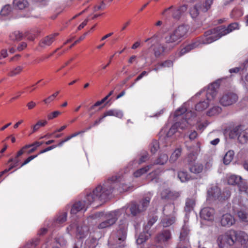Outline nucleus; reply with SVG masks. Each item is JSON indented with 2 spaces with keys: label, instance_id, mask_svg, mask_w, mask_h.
Instances as JSON below:
<instances>
[{
  "label": "nucleus",
  "instance_id": "51",
  "mask_svg": "<svg viewBox=\"0 0 248 248\" xmlns=\"http://www.w3.org/2000/svg\"><path fill=\"white\" fill-rule=\"evenodd\" d=\"M227 28L230 32H231L233 30L238 29V24L235 22L232 23V24H230L227 27Z\"/></svg>",
  "mask_w": 248,
  "mask_h": 248
},
{
  "label": "nucleus",
  "instance_id": "3",
  "mask_svg": "<svg viewBox=\"0 0 248 248\" xmlns=\"http://www.w3.org/2000/svg\"><path fill=\"white\" fill-rule=\"evenodd\" d=\"M150 201V198L146 197L140 202L139 204H137L135 202H131L124 207L122 210H124L127 215H128V212L129 211L133 216H135L146 209Z\"/></svg>",
  "mask_w": 248,
  "mask_h": 248
},
{
  "label": "nucleus",
  "instance_id": "6",
  "mask_svg": "<svg viewBox=\"0 0 248 248\" xmlns=\"http://www.w3.org/2000/svg\"><path fill=\"white\" fill-rule=\"evenodd\" d=\"M238 232L231 230L224 234L218 236L217 242L218 248H224L226 245L232 246L237 238Z\"/></svg>",
  "mask_w": 248,
  "mask_h": 248
},
{
  "label": "nucleus",
  "instance_id": "12",
  "mask_svg": "<svg viewBox=\"0 0 248 248\" xmlns=\"http://www.w3.org/2000/svg\"><path fill=\"white\" fill-rule=\"evenodd\" d=\"M171 239L170 231L168 229L161 231L155 236V241L160 244H166Z\"/></svg>",
  "mask_w": 248,
  "mask_h": 248
},
{
  "label": "nucleus",
  "instance_id": "35",
  "mask_svg": "<svg viewBox=\"0 0 248 248\" xmlns=\"http://www.w3.org/2000/svg\"><path fill=\"white\" fill-rule=\"evenodd\" d=\"M203 166L200 163H197L189 167L190 171L194 173H199L202 171Z\"/></svg>",
  "mask_w": 248,
  "mask_h": 248
},
{
  "label": "nucleus",
  "instance_id": "58",
  "mask_svg": "<svg viewBox=\"0 0 248 248\" xmlns=\"http://www.w3.org/2000/svg\"><path fill=\"white\" fill-rule=\"evenodd\" d=\"M41 121H38L35 125H34L32 127V132H35L37 131L41 125Z\"/></svg>",
  "mask_w": 248,
  "mask_h": 248
},
{
  "label": "nucleus",
  "instance_id": "17",
  "mask_svg": "<svg viewBox=\"0 0 248 248\" xmlns=\"http://www.w3.org/2000/svg\"><path fill=\"white\" fill-rule=\"evenodd\" d=\"M77 234L79 238H83L86 236L89 231L88 226L82 222L78 223L76 226Z\"/></svg>",
  "mask_w": 248,
  "mask_h": 248
},
{
  "label": "nucleus",
  "instance_id": "48",
  "mask_svg": "<svg viewBox=\"0 0 248 248\" xmlns=\"http://www.w3.org/2000/svg\"><path fill=\"white\" fill-rule=\"evenodd\" d=\"M239 190L245 192L248 195V183H243L242 185H239Z\"/></svg>",
  "mask_w": 248,
  "mask_h": 248
},
{
  "label": "nucleus",
  "instance_id": "53",
  "mask_svg": "<svg viewBox=\"0 0 248 248\" xmlns=\"http://www.w3.org/2000/svg\"><path fill=\"white\" fill-rule=\"evenodd\" d=\"M178 123L179 124V125H178V127H179L181 129L184 130L188 127V122L186 120H185L182 123Z\"/></svg>",
  "mask_w": 248,
  "mask_h": 248
},
{
  "label": "nucleus",
  "instance_id": "7",
  "mask_svg": "<svg viewBox=\"0 0 248 248\" xmlns=\"http://www.w3.org/2000/svg\"><path fill=\"white\" fill-rule=\"evenodd\" d=\"M118 219L117 211H112L108 213L103 217L102 221L97 225V228L102 230L110 228L115 224Z\"/></svg>",
  "mask_w": 248,
  "mask_h": 248
},
{
  "label": "nucleus",
  "instance_id": "33",
  "mask_svg": "<svg viewBox=\"0 0 248 248\" xmlns=\"http://www.w3.org/2000/svg\"><path fill=\"white\" fill-rule=\"evenodd\" d=\"M234 155L233 151L230 150L226 153L223 158V163L225 165H228L232 161Z\"/></svg>",
  "mask_w": 248,
  "mask_h": 248
},
{
  "label": "nucleus",
  "instance_id": "26",
  "mask_svg": "<svg viewBox=\"0 0 248 248\" xmlns=\"http://www.w3.org/2000/svg\"><path fill=\"white\" fill-rule=\"evenodd\" d=\"M195 204V201L194 199L187 198L186 201V205L185 207V211L189 213L193 209Z\"/></svg>",
  "mask_w": 248,
  "mask_h": 248
},
{
  "label": "nucleus",
  "instance_id": "64",
  "mask_svg": "<svg viewBox=\"0 0 248 248\" xmlns=\"http://www.w3.org/2000/svg\"><path fill=\"white\" fill-rule=\"evenodd\" d=\"M187 245L188 244H185L180 241L176 248H188Z\"/></svg>",
  "mask_w": 248,
  "mask_h": 248
},
{
  "label": "nucleus",
  "instance_id": "40",
  "mask_svg": "<svg viewBox=\"0 0 248 248\" xmlns=\"http://www.w3.org/2000/svg\"><path fill=\"white\" fill-rule=\"evenodd\" d=\"M174 218L173 217H165L161 221V224L164 227H168L174 222Z\"/></svg>",
  "mask_w": 248,
  "mask_h": 248
},
{
  "label": "nucleus",
  "instance_id": "4",
  "mask_svg": "<svg viewBox=\"0 0 248 248\" xmlns=\"http://www.w3.org/2000/svg\"><path fill=\"white\" fill-rule=\"evenodd\" d=\"M187 31V26L181 25L165 37V42L166 43L174 45L175 46L181 39L186 35Z\"/></svg>",
  "mask_w": 248,
  "mask_h": 248
},
{
  "label": "nucleus",
  "instance_id": "56",
  "mask_svg": "<svg viewBox=\"0 0 248 248\" xmlns=\"http://www.w3.org/2000/svg\"><path fill=\"white\" fill-rule=\"evenodd\" d=\"M186 111V109L185 108H180L176 110V111L175 112L174 115L176 117H178L181 114H183L184 113H185Z\"/></svg>",
  "mask_w": 248,
  "mask_h": 248
},
{
  "label": "nucleus",
  "instance_id": "55",
  "mask_svg": "<svg viewBox=\"0 0 248 248\" xmlns=\"http://www.w3.org/2000/svg\"><path fill=\"white\" fill-rule=\"evenodd\" d=\"M61 112L59 111H55L53 112L52 113L48 115V119L49 120H51L57 117L59 115L61 114Z\"/></svg>",
  "mask_w": 248,
  "mask_h": 248
},
{
  "label": "nucleus",
  "instance_id": "22",
  "mask_svg": "<svg viewBox=\"0 0 248 248\" xmlns=\"http://www.w3.org/2000/svg\"><path fill=\"white\" fill-rule=\"evenodd\" d=\"M202 3H198L194 5L190 10V14L193 18H196L202 12Z\"/></svg>",
  "mask_w": 248,
  "mask_h": 248
},
{
  "label": "nucleus",
  "instance_id": "43",
  "mask_svg": "<svg viewBox=\"0 0 248 248\" xmlns=\"http://www.w3.org/2000/svg\"><path fill=\"white\" fill-rule=\"evenodd\" d=\"M159 148V143L157 140H153L150 144L151 152L155 154Z\"/></svg>",
  "mask_w": 248,
  "mask_h": 248
},
{
  "label": "nucleus",
  "instance_id": "37",
  "mask_svg": "<svg viewBox=\"0 0 248 248\" xmlns=\"http://www.w3.org/2000/svg\"><path fill=\"white\" fill-rule=\"evenodd\" d=\"M213 3V0H205L202 4V12L205 13L208 11Z\"/></svg>",
  "mask_w": 248,
  "mask_h": 248
},
{
  "label": "nucleus",
  "instance_id": "2",
  "mask_svg": "<svg viewBox=\"0 0 248 248\" xmlns=\"http://www.w3.org/2000/svg\"><path fill=\"white\" fill-rule=\"evenodd\" d=\"M229 33L230 31L228 28L223 26L207 31L204 32L202 37L182 49L180 51V56H182L192 49L200 47L201 45L211 43Z\"/></svg>",
  "mask_w": 248,
  "mask_h": 248
},
{
  "label": "nucleus",
  "instance_id": "15",
  "mask_svg": "<svg viewBox=\"0 0 248 248\" xmlns=\"http://www.w3.org/2000/svg\"><path fill=\"white\" fill-rule=\"evenodd\" d=\"M180 195L178 192L171 191L166 189L163 190L161 193V198L165 200H174Z\"/></svg>",
  "mask_w": 248,
  "mask_h": 248
},
{
  "label": "nucleus",
  "instance_id": "14",
  "mask_svg": "<svg viewBox=\"0 0 248 248\" xmlns=\"http://www.w3.org/2000/svg\"><path fill=\"white\" fill-rule=\"evenodd\" d=\"M221 195L220 189L216 186H212L208 190L207 200L212 202L219 199Z\"/></svg>",
  "mask_w": 248,
  "mask_h": 248
},
{
  "label": "nucleus",
  "instance_id": "11",
  "mask_svg": "<svg viewBox=\"0 0 248 248\" xmlns=\"http://www.w3.org/2000/svg\"><path fill=\"white\" fill-rule=\"evenodd\" d=\"M199 142H197L196 147L186 146L187 150L189 152L186 158V162L189 165H192L197 159L198 152L200 151Z\"/></svg>",
  "mask_w": 248,
  "mask_h": 248
},
{
  "label": "nucleus",
  "instance_id": "52",
  "mask_svg": "<svg viewBox=\"0 0 248 248\" xmlns=\"http://www.w3.org/2000/svg\"><path fill=\"white\" fill-rule=\"evenodd\" d=\"M37 155H31L29 156L28 158H27L21 165L20 167H22L24 166V165L27 164L28 163H29L31 161L33 160L34 158H36L37 156Z\"/></svg>",
  "mask_w": 248,
  "mask_h": 248
},
{
  "label": "nucleus",
  "instance_id": "44",
  "mask_svg": "<svg viewBox=\"0 0 248 248\" xmlns=\"http://www.w3.org/2000/svg\"><path fill=\"white\" fill-rule=\"evenodd\" d=\"M23 67L21 66H18L16 67L14 69L12 70L10 73L8 74L11 77L15 76L19 74L22 70Z\"/></svg>",
  "mask_w": 248,
  "mask_h": 248
},
{
  "label": "nucleus",
  "instance_id": "25",
  "mask_svg": "<svg viewBox=\"0 0 248 248\" xmlns=\"http://www.w3.org/2000/svg\"><path fill=\"white\" fill-rule=\"evenodd\" d=\"M113 116L119 118H122L123 116L122 111L118 109H109L104 112V116Z\"/></svg>",
  "mask_w": 248,
  "mask_h": 248
},
{
  "label": "nucleus",
  "instance_id": "46",
  "mask_svg": "<svg viewBox=\"0 0 248 248\" xmlns=\"http://www.w3.org/2000/svg\"><path fill=\"white\" fill-rule=\"evenodd\" d=\"M93 244L90 240H86L85 242L81 245L80 248H94ZM75 248H78L77 245L75 247Z\"/></svg>",
  "mask_w": 248,
  "mask_h": 248
},
{
  "label": "nucleus",
  "instance_id": "36",
  "mask_svg": "<svg viewBox=\"0 0 248 248\" xmlns=\"http://www.w3.org/2000/svg\"><path fill=\"white\" fill-rule=\"evenodd\" d=\"M43 144V142L35 141L31 144H27L26 146H30L29 148H31L27 152V154H30L33 153L37 148L38 147L41 146Z\"/></svg>",
  "mask_w": 248,
  "mask_h": 248
},
{
  "label": "nucleus",
  "instance_id": "50",
  "mask_svg": "<svg viewBox=\"0 0 248 248\" xmlns=\"http://www.w3.org/2000/svg\"><path fill=\"white\" fill-rule=\"evenodd\" d=\"M147 236H145L144 234H140L138 238L137 239V243L138 244H141L143 242H145L147 239Z\"/></svg>",
  "mask_w": 248,
  "mask_h": 248
},
{
  "label": "nucleus",
  "instance_id": "1",
  "mask_svg": "<svg viewBox=\"0 0 248 248\" xmlns=\"http://www.w3.org/2000/svg\"><path fill=\"white\" fill-rule=\"evenodd\" d=\"M119 178V176H113L109 178L103 186L98 185L92 192L86 195L83 201L77 202L72 205L71 214H76L82 210L85 211L94 202L106 200L113 192L114 187L118 186L117 181Z\"/></svg>",
  "mask_w": 248,
  "mask_h": 248
},
{
  "label": "nucleus",
  "instance_id": "10",
  "mask_svg": "<svg viewBox=\"0 0 248 248\" xmlns=\"http://www.w3.org/2000/svg\"><path fill=\"white\" fill-rule=\"evenodd\" d=\"M153 47V51L154 56L155 58L159 57L163 52L171 50L174 47L175 45L170 44V43H166L164 46H162L159 43L156 44H153L150 46V48Z\"/></svg>",
  "mask_w": 248,
  "mask_h": 248
},
{
  "label": "nucleus",
  "instance_id": "16",
  "mask_svg": "<svg viewBox=\"0 0 248 248\" xmlns=\"http://www.w3.org/2000/svg\"><path fill=\"white\" fill-rule=\"evenodd\" d=\"M215 213V210L212 208L205 207L203 208L200 212L201 218L205 220H211Z\"/></svg>",
  "mask_w": 248,
  "mask_h": 248
},
{
  "label": "nucleus",
  "instance_id": "42",
  "mask_svg": "<svg viewBox=\"0 0 248 248\" xmlns=\"http://www.w3.org/2000/svg\"><path fill=\"white\" fill-rule=\"evenodd\" d=\"M179 125L178 123H175L173 124L169 129L168 132L166 136L167 137H170L172 136L177 131V129L178 128V125Z\"/></svg>",
  "mask_w": 248,
  "mask_h": 248
},
{
  "label": "nucleus",
  "instance_id": "34",
  "mask_svg": "<svg viewBox=\"0 0 248 248\" xmlns=\"http://www.w3.org/2000/svg\"><path fill=\"white\" fill-rule=\"evenodd\" d=\"M10 38L14 41H19L23 37L22 33L19 31H15L10 34Z\"/></svg>",
  "mask_w": 248,
  "mask_h": 248
},
{
  "label": "nucleus",
  "instance_id": "32",
  "mask_svg": "<svg viewBox=\"0 0 248 248\" xmlns=\"http://www.w3.org/2000/svg\"><path fill=\"white\" fill-rule=\"evenodd\" d=\"M182 153V148H178L171 154L170 161L171 163L175 162L178 158L180 156Z\"/></svg>",
  "mask_w": 248,
  "mask_h": 248
},
{
  "label": "nucleus",
  "instance_id": "20",
  "mask_svg": "<svg viewBox=\"0 0 248 248\" xmlns=\"http://www.w3.org/2000/svg\"><path fill=\"white\" fill-rule=\"evenodd\" d=\"M237 140L241 144H245L248 142V128L243 129L241 126Z\"/></svg>",
  "mask_w": 248,
  "mask_h": 248
},
{
  "label": "nucleus",
  "instance_id": "62",
  "mask_svg": "<svg viewBox=\"0 0 248 248\" xmlns=\"http://www.w3.org/2000/svg\"><path fill=\"white\" fill-rule=\"evenodd\" d=\"M149 175L151 178V180H153L154 179H156L158 175V173L156 171H154L149 174Z\"/></svg>",
  "mask_w": 248,
  "mask_h": 248
},
{
  "label": "nucleus",
  "instance_id": "23",
  "mask_svg": "<svg viewBox=\"0 0 248 248\" xmlns=\"http://www.w3.org/2000/svg\"><path fill=\"white\" fill-rule=\"evenodd\" d=\"M243 183L241 177L235 175H231L228 179V183L229 185H237L239 187V185H242Z\"/></svg>",
  "mask_w": 248,
  "mask_h": 248
},
{
  "label": "nucleus",
  "instance_id": "27",
  "mask_svg": "<svg viewBox=\"0 0 248 248\" xmlns=\"http://www.w3.org/2000/svg\"><path fill=\"white\" fill-rule=\"evenodd\" d=\"M168 160V156L166 154H161L158 158L154 163L153 165H164Z\"/></svg>",
  "mask_w": 248,
  "mask_h": 248
},
{
  "label": "nucleus",
  "instance_id": "47",
  "mask_svg": "<svg viewBox=\"0 0 248 248\" xmlns=\"http://www.w3.org/2000/svg\"><path fill=\"white\" fill-rule=\"evenodd\" d=\"M130 188V186L124 183H121L119 185V187L117 188L119 192H123L127 191Z\"/></svg>",
  "mask_w": 248,
  "mask_h": 248
},
{
  "label": "nucleus",
  "instance_id": "45",
  "mask_svg": "<svg viewBox=\"0 0 248 248\" xmlns=\"http://www.w3.org/2000/svg\"><path fill=\"white\" fill-rule=\"evenodd\" d=\"M157 218H158L156 216H154L151 218H150L147 225L145 226L146 229H150L151 226L157 221Z\"/></svg>",
  "mask_w": 248,
  "mask_h": 248
},
{
  "label": "nucleus",
  "instance_id": "59",
  "mask_svg": "<svg viewBox=\"0 0 248 248\" xmlns=\"http://www.w3.org/2000/svg\"><path fill=\"white\" fill-rule=\"evenodd\" d=\"M37 245V242H32L31 243H28L24 248H35Z\"/></svg>",
  "mask_w": 248,
  "mask_h": 248
},
{
  "label": "nucleus",
  "instance_id": "41",
  "mask_svg": "<svg viewBox=\"0 0 248 248\" xmlns=\"http://www.w3.org/2000/svg\"><path fill=\"white\" fill-rule=\"evenodd\" d=\"M238 217L242 221L248 222V213L244 211H239L237 212Z\"/></svg>",
  "mask_w": 248,
  "mask_h": 248
},
{
  "label": "nucleus",
  "instance_id": "63",
  "mask_svg": "<svg viewBox=\"0 0 248 248\" xmlns=\"http://www.w3.org/2000/svg\"><path fill=\"white\" fill-rule=\"evenodd\" d=\"M27 44L25 42H22L20 45L17 47V49L18 51H20L23 50L27 46Z\"/></svg>",
  "mask_w": 248,
  "mask_h": 248
},
{
  "label": "nucleus",
  "instance_id": "57",
  "mask_svg": "<svg viewBox=\"0 0 248 248\" xmlns=\"http://www.w3.org/2000/svg\"><path fill=\"white\" fill-rule=\"evenodd\" d=\"M30 146H26L25 145L24 146H23L17 153V154L16 156V158H18V157H19L20 156H21V155H22L23 154H24V152H23V150L24 149H27L29 148V147Z\"/></svg>",
  "mask_w": 248,
  "mask_h": 248
},
{
  "label": "nucleus",
  "instance_id": "49",
  "mask_svg": "<svg viewBox=\"0 0 248 248\" xmlns=\"http://www.w3.org/2000/svg\"><path fill=\"white\" fill-rule=\"evenodd\" d=\"M149 159L148 154L146 152H144L142 155H141L140 160L139 164H141L144 162H145L147 160Z\"/></svg>",
  "mask_w": 248,
  "mask_h": 248
},
{
  "label": "nucleus",
  "instance_id": "61",
  "mask_svg": "<svg viewBox=\"0 0 248 248\" xmlns=\"http://www.w3.org/2000/svg\"><path fill=\"white\" fill-rule=\"evenodd\" d=\"M54 95H53L52 94L50 96H48L46 99H44L43 100V101L46 104L49 103L50 102H51V101H53L54 100L55 98L54 97Z\"/></svg>",
  "mask_w": 248,
  "mask_h": 248
},
{
  "label": "nucleus",
  "instance_id": "38",
  "mask_svg": "<svg viewBox=\"0 0 248 248\" xmlns=\"http://www.w3.org/2000/svg\"><path fill=\"white\" fill-rule=\"evenodd\" d=\"M221 111V108L215 106L210 108L207 112V115L209 116H212L215 115H217L220 113Z\"/></svg>",
  "mask_w": 248,
  "mask_h": 248
},
{
  "label": "nucleus",
  "instance_id": "18",
  "mask_svg": "<svg viewBox=\"0 0 248 248\" xmlns=\"http://www.w3.org/2000/svg\"><path fill=\"white\" fill-rule=\"evenodd\" d=\"M189 232L188 227L185 224L181 231L179 239L181 242H183L185 244H188L189 238L188 235Z\"/></svg>",
  "mask_w": 248,
  "mask_h": 248
},
{
  "label": "nucleus",
  "instance_id": "31",
  "mask_svg": "<svg viewBox=\"0 0 248 248\" xmlns=\"http://www.w3.org/2000/svg\"><path fill=\"white\" fill-rule=\"evenodd\" d=\"M67 215V213L65 212L60 213L55 220V223L56 224H61L64 223L66 220Z\"/></svg>",
  "mask_w": 248,
  "mask_h": 248
},
{
  "label": "nucleus",
  "instance_id": "13",
  "mask_svg": "<svg viewBox=\"0 0 248 248\" xmlns=\"http://www.w3.org/2000/svg\"><path fill=\"white\" fill-rule=\"evenodd\" d=\"M238 99L235 93H225L220 99L221 104L224 106H227L235 103Z\"/></svg>",
  "mask_w": 248,
  "mask_h": 248
},
{
  "label": "nucleus",
  "instance_id": "5",
  "mask_svg": "<svg viewBox=\"0 0 248 248\" xmlns=\"http://www.w3.org/2000/svg\"><path fill=\"white\" fill-rule=\"evenodd\" d=\"M219 87L217 82H214L210 84L207 90L206 101L200 102L195 106L196 110L202 111L206 109L209 106V101L214 99L217 94V89Z\"/></svg>",
  "mask_w": 248,
  "mask_h": 248
},
{
  "label": "nucleus",
  "instance_id": "21",
  "mask_svg": "<svg viewBox=\"0 0 248 248\" xmlns=\"http://www.w3.org/2000/svg\"><path fill=\"white\" fill-rule=\"evenodd\" d=\"M58 35V33L51 34L42 39L40 42L39 45L42 47H46L49 46L53 42L54 38Z\"/></svg>",
  "mask_w": 248,
  "mask_h": 248
},
{
  "label": "nucleus",
  "instance_id": "19",
  "mask_svg": "<svg viewBox=\"0 0 248 248\" xmlns=\"http://www.w3.org/2000/svg\"><path fill=\"white\" fill-rule=\"evenodd\" d=\"M220 223L223 226L230 227L234 223V219L230 214H226L222 216Z\"/></svg>",
  "mask_w": 248,
  "mask_h": 248
},
{
  "label": "nucleus",
  "instance_id": "24",
  "mask_svg": "<svg viewBox=\"0 0 248 248\" xmlns=\"http://www.w3.org/2000/svg\"><path fill=\"white\" fill-rule=\"evenodd\" d=\"M13 5L15 8L23 10L29 5V3L27 0H14Z\"/></svg>",
  "mask_w": 248,
  "mask_h": 248
},
{
  "label": "nucleus",
  "instance_id": "54",
  "mask_svg": "<svg viewBox=\"0 0 248 248\" xmlns=\"http://www.w3.org/2000/svg\"><path fill=\"white\" fill-rule=\"evenodd\" d=\"M172 62L171 61L168 60L163 62L159 64V66H160L161 67H170L172 66Z\"/></svg>",
  "mask_w": 248,
  "mask_h": 248
},
{
  "label": "nucleus",
  "instance_id": "39",
  "mask_svg": "<svg viewBox=\"0 0 248 248\" xmlns=\"http://www.w3.org/2000/svg\"><path fill=\"white\" fill-rule=\"evenodd\" d=\"M12 11V8L9 4H7L3 7L0 12V16H6L10 14Z\"/></svg>",
  "mask_w": 248,
  "mask_h": 248
},
{
  "label": "nucleus",
  "instance_id": "28",
  "mask_svg": "<svg viewBox=\"0 0 248 248\" xmlns=\"http://www.w3.org/2000/svg\"><path fill=\"white\" fill-rule=\"evenodd\" d=\"M153 166V164H150L145 167L142 168L138 170L134 173V175L135 177H139L141 175L147 172L150 169H151Z\"/></svg>",
  "mask_w": 248,
  "mask_h": 248
},
{
  "label": "nucleus",
  "instance_id": "60",
  "mask_svg": "<svg viewBox=\"0 0 248 248\" xmlns=\"http://www.w3.org/2000/svg\"><path fill=\"white\" fill-rule=\"evenodd\" d=\"M198 136V134L196 131H192L189 135V138L190 140H195Z\"/></svg>",
  "mask_w": 248,
  "mask_h": 248
},
{
  "label": "nucleus",
  "instance_id": "8",
  "mask_svg": "<svg viewBox=\"0 0 248 248\" xmlns=\"http://www.w3.org/2000/svg\"><path fill=\"white\" fill-rule=\"evenodd\" d=\"M127 225L128 223L125 219L121 220L117 232L111 235V237H113L119 244L124 242L126 238Z\"/></svg>",
  "mask_w": 248,
  "mask_h": 248
},
{
  "label": "nucleus",
  "instance_id": "30",
  "mask_svg": "<svg viewBox=\"0 0 248 248\" xmlns=\"http://www.w3.org/2000/svg\"><path fill=\"white\" fill-rule=\"evenodd\" d=\"M177 176L183 183L187 182L190 179V175L185 171H179L178 172Z\"/></svg>",
  "mask_w": 248,
  "mask_h": 248
},
{
  "label": "nucleus",
  "instance_id": "29",
  "mask_svg": "<svg viewBox=\"0 0 248 248\" xmlns=\"http://www.w3.org/2000/svg\"><path fill=\"white\" fill-rule=\"evenodd\" d=\"M241 126H237L228 131V135L230 138H238Z\"/></svg>",
  "mask_w": 248,
  "mask_h": 248
},
{
  "label": "nucleus",
  "instance_id": "9",
  "mask_svg": "<svg viewBox=\"0 0 248 248\" xmlns=\"http://www.w3.org/2000/svg\"><path fill=\"white\" fill-rule=\"evenodd\" d=\"M172 10L171 16L175 20H179L183 13L187 10V6L185 5H182L178 8H175L174 6L171 5L167 8L162 12L161 14L164 16L168 17L169 16L168 11Z\"/></svg>",
  "mask_w": 248,
  "mask_h": 248
}]
</instances>
